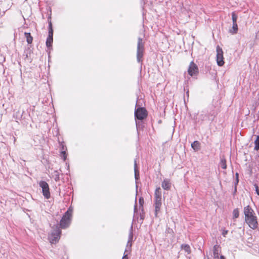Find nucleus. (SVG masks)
Here are the masks:
<instances>
[{"label":"nucleus","mask_w":259,"mask_h":259,"mask_svg":"<svg viewBox=\"0 0 259 259\" xmlns=\"http://www.w3.org/2000/svg\"><path fill=\"white\" fill-rule=\"evenodd\" d=\"M154 206L155 207V216L157 217L162 206L161 192L160 187L157 188L154 192Z\"/></svg>","instance_id":"nucleus-1"},{"label":"nucleus","mask_w":259,"mask_h":259,"mask_svg":"<svg viewBox=\"0 0 259 259\" xmlns=\"http://www.w3.org/2000/svg\"><path fill=\"white\" fill-rule=\"evenodd\" d=\"M72 211L68 210L63 215L60 222V227L61 229H66L69 227L71 223Z\"/></svg>","instance_id":"nucleus-2"},{"label":"nucleus","mask_w":259,"mask_h":259,"mask_svg":"<svg viewBox=\"0 0 259 259\" xmlns=\"http://www.w3.org/2000/svg\"><path fill=\"white\" fill-rule=\"evenodd\" d=\"M144 50V45L142 38L139 37L138 38L137 50V59L138 62L142 61L143 53Z\"/></svg>","instance_id":"nucleus-3"},{"label":"nucleus","mask_w":259,"mask_h":259,"mask_svg":"<svg viewBox=\"0 0 259 259\" xmlns=\"http://www.w3.org/2000/svg\"><path fill=\"white\" fill-rule=\"evenodd\" d=\"M61 234V230L60 227L56 225L51 233L50 237V241L52 243H56L58 242L60 239V235Z\"/></svg>","instance_id":"nucleus-4"},{"label":"nucleus","mask_w":259,"mask_h":259,"mask_svg":"<svg viewBox=\"0 0 259 259\" xmlns=\"http://www.w3.org/2000/svg\"><path fill=\"white\" fill-rule=\"evenodd\" d=\"M135 116L136 119L142 120L147 116V110L143 107H139L135 110Z\"/></svg>","instance_id":"nucleus-5"},{"label":"nucleus","mask_w":259,"mask_h":259,"mask_svg":"<svg viewBox=\"0 0 259 259\" xmlns=\"http://www.w3.org/2000/svg\"><path fill=\"white\" fill-rule=\"evenodd\" d=\"M39 186L42 188V194L44 197L49 199L50 197V189L48 184L44 181H41L39 183Z\"/></svg>","instance_id":"nucleus-6"},{"label":"nucleus","mask_w":259,"mask_h":259,"mask_svg":"<svg viewBox=\"0 0 259 259\" xmlns=\"http://www.w3.org/2000/svg\"><path fill=\"white\" fill-rule=\"evenodd\" d=\"M53 30L52 28V24L51 21L49 23V35L46 41V46L48 48L52 46V44L53 41Z\"/></svg>","instance_id":"nucleus-7"},{"label":"nucleus","mask_w":259,"mask_h":259,"mask_svg":"<svg viewBox=\"0 0 259 259\" xmlns=\"http://www.w3.org/2000/svg\"><path fill=\"white\" fill-rule=\"evenodd\" d=\"M217 64L219 66H222L224 64V61L223 60V52L222 49L219 46L217 48Z\"/></svg>","instance_id":"nucleus-8"},{"label":"nucleus","mask_w":259,"mask_h":259,"mask_svg":"<svg viewBox=\"0 0 259 259\" xmlns=\"http://www.w3.org/2000/svg\"><path fill=\"white\" fill-rule=\"evenodd\" d=\"M245 221L250 228L255 229L257 228L258 223L257 221V218L255 215L245 220Z\"/></svg>","instance_id":"nucleus-9"},{"label":"nucleus","mask_w":259,"mask_h":259,"mask_svg":"<svg viewBox=\"0 0 259 259\" xmlns=\"http://www.w3.org/2000/svg\"><path fill=\"white\" fill-rule=\"evenodd\" d=\"M188 74L191 76L196 75L198 73V68L197 65L192 61L189 65L188 69Z\"/></svg>","instance_id":"nucleus-10"},{"label":"nucleus","mask_w":259,"mask_h":259,"mask_svg":"<svg viewBox=\"0 0 259 259\" xmlns=\"http://www.w3.org/2000/svg\"><path fill=\"white\" fill-rule=\"evenodd\" d=\"M244 213L245 215V220L255 215L253 209L249 205L244 207Z\"/></svg>","instance_id":"nucleus-11"},{"label":"nucleus","mask_w":259,"mask_h":259,"mask_svg":"<svg viewBox=\"0 0 259 259\" xmlns=\"http://www.w3.org/2000/svg\"><path fill=\"white\" fill-rule=\"evenodd\" d=\"M221 251V247L218 245H215L213 247V255L215 259H218L219 257V253Z\"/></svg>","instance_id":"nucleus-12"},{"label":"nucleus","mask_w":259,"mask_h":259,"mask_svg":"<svg viewBox=\"0 0 259 259\" xmlns=\"http://www.w3.org/2000/svg\"><path fill=\"white\" fill-rule=\"evenodd\" d=\"M162 188L165 190H169L171 188V183L170 180L168 179H165L162 182L161 184Z\"/></svg>","instance_id":"nucleus-13"},{"label":"nucleus","mask_w":259,"mask_h":259,"mask_svg":"<svg viewBox=\"0 0 259 259\" xmlns=\"http://www.w3.org/2000/svg\"><path fill=\"white\" fill-rule=\"evenodd\" d=\"M238 25L237 23H233V26L232 28L229 29V32L232 34H235L238 32Z\"/></svg>","instance_id":"nucleus-14"},{"label":"nucleus","mask_w":259,"mask_h":259,"mask_svg":"<svg viewBox=\"0 0 259 259\" xmlns=\"http://www.w3.org/2000/svg\"><path fill=\"white\" fill-rule=\"evenodd\" d=\"M191 147L195 151H198L200 149V143L198 141H195L191 144Z\"/></svg>","instance_id":"nucleus-15"},{"label":"nucleus","mask_w":259,"mask_h":259,"mask_svg":"<svg viewBox=\"0 0 259 259\" xmlns=\"http://www.w3.org/2000/svg\"><path fill=\"white\" fill-rule=\"evenodd\" d=\"M133 226H132L131 227L129 235H128V240L127 241V246H128V245H130V247L132 246L131 242L133 240Z\"/></svg>","instance_id":"nucleus-16"},{"label":"nucleus","mask_w":259,"mask_h":259,"mask_svg":"<svg viewBox=\"0 0 259 259\" xmlns=\"http://www.w3.org/2000/svg\"><path fill=\"white\" fill-rule=\"evenodd\" d=\"M24 35L26 38V41L27 43L29 44H31L33 40V37L31 36L30 33L25 32Z\"/></svg>","instance_id":"nucleus-17"},{"label":"nucleus","mask_w":259,"mask_h":259,"mask_svg":"<svg viewBox=\"0 0 259 259\" xmlns=\"http://www.w3.org/2000/svg\"><path fill=\"white\" fill-rule=\"evenodd\" d=\"M181 248L185 250L188 254L191 253L190 246L188 244H183L181 245Z\"/></svg>","instance_id":"nucleus-18"},{"label":"nucleus","mask_w":259,"mask_h":259,"mask_svg":"<svg viewBox=\"0 0 259 259\" xmlns=\"http://www.w3.org/2000/svg\"><path fill=\"white\" fill-rule=\"evenodd\" d=\"M52 176L56 182L60 180V173L58 170H55L52 174Z\"/></svg>","instance_id":"nucleus-19"},{"label":"nucleus","mask_w":259,"mask_h":259,"mask_svg":"<svg viewBox=\"0 0 259 259\" xmlns=\"http://www.w3.org/2000/svg\"><path fill=\"white\" fill-rule=\"evenodd\" d=\"M221 167L223 169H226L227 168V164H226V160L224 157H222L221 159V161L220 163Z\"/></svg>","instance_id":"nucleus-20"},{"label":"nucleus","mask_w":259,"mask_h":259,"mask_svg":"<svg viewBox=\"0 0 259 259\" xmlns=\"http://www.w3.org/2000/svg\"><path fill=\"white\" fill-rule=\"evenodd\" d=\"M134 169H135V177L136 180L138 179L139 178V173L138 170L137 169V163L136 161L135 160L134 162Z\"/></svg>","instance_id":"nucleus-21"},{"label":"nucleus","mask_w":259,"mask_h":259,"mask_svg":"<svg viewBox=\"0 0 259 259\" xmlns=\"http://www.w3.org/2000/svg\"><path fill=\"white\" fill-rule=\"evenodd\" d=\"M231 15L233 23H237V20L238 18V16L237 15V14L235 13V12H233L232 13Z\"/></svg>","instance_id":"nucleus-22"},{"label":"nucleus","mask_w":259,"mask_h":259,"mask_svg":"<svg viewBox=\"0 0 259 259\" xmlns=\"http://www.w3.org/2000/svg\"><path fill=\"white\" fill-rule=\"evenodd\" d=\"M255 146L254 149L255 150H258L259 149V136H257V139L254 141Z\"/></svg>","instance_id":"nucleus-23"},{"label":"nucleus","mask_w":259,"mask_h":259,"mask_svg":"<svg viewBox=\"0 0 259 259\" xmlns=\"http://www.w3.org/2000/svg\"><path fill=\"white\" fill-rule=\"evenodd\" d=\"M233 218L236 219L239 217V212L237 208L234 209L233 212Z\"/></svg>","instance_id":"nucleus-24"},{"label":"nucleus","mask_w":259,"mask_h":259,"mask_svg":"<svg viewBox=\"0 0 259 259\" xmlns=\"http://www.w3.org/2000/svg\"><path fill=\"white\" fill-rule=\"evenodd\" d=\"M238 182H239V180H237L235 179V181L234 183L235 188H234V194H235L237 191V185H238Z\"/></svg>","instance_id":"nucleus-25"},{"label":"nucleus","mask_w":259,"mask_h":259,"mask_svg":"<svg viewBox=\"0 0 259 259\" xmlns=\"http://www.w3.org/2000/svg\"><path fill=\"white\" fill-rule=\"evenodd\" d=\"M62 154L63 156V160L65 161L66 158V154L65 151H62Z\"/></svg>","instance_id":"nucleus-26"},{"label":"nucleus","mask_w":259,"mask_h":259,"mask_svg":"<svg viewBox=\"0 0 259 259\" xmlns=\"http://www.w3.org/2000/svg\"><path fill=\"white\" fill-rule=\"evenodd\" d=\"M228 230H223L222 235L224 237H226V234L228 233Z\"/></svg>","instance_id":"nucleus-27"},{"label":"nucleus","mask_w":259,"mask_h":259,"mask_svg":"<svg viewBox=\"0 0 259 259\" xmlns=\"http://www.w3.org/2000/svg\"><path fill=\"white\" fill-rule=\"evenodd\" d=\"M142 124V121H136V126H137V127L138 128L140 125Z\"/></svg>","instance_id":"nucleus-28"},{"label":"nucleus","mask_w":259,"mask_h":259,"mask_svg":"<svg viewBox=\"0 0 259 259\" xmlns=\"http://www.w3.org/2000/svg\"><path fill=\"white\" fill-rule=\"evenodd\" d=\"M139 203L141 205H142V204L144 203V199L143 198H140L139 199Z\"/></svg>","instance_id":"nucleus-29"},{"label":"nucleus","mask_w":259,"mask_h":259,"mask_svg":"<svg viewBox=\"0 0 259 259\" xmlns=\"http://www.w3.org/2000/svg\"><path fill=\"white\" fill-rule=\"evenodd\" d=\"M255 191L256 194L259 195V189L257 186H255Z\"/></svg>","instance_id":"nucleus-30"},{"label":"nucleus","mask_w":259,"mask_h":259,"mask_svg":"<svg viewBox=\"0 0 259 259\" xmlns=\"http://www.w3.org/2000/svg\"><path fill=\"white\" fill-rule=\"evenodd\" d=\"M235 179L239 180V174L237 172L235 174Z\"/></svg>","instance_id":"nucleus-31"},{"label":"nucleus","mask_w":259,"mask_h":259,"mask_svg":"<svg viewBox=\"0 0 259 259\" xmlns=\"http://www.w3.org/2000/svg\"><path fill=\"white\" fill-rule=\"evenodd\" d=\"M122 259H128L127 255L124 254Z\"/></svg>","instance_id":"nucleus-32"},{"label":"nucleus","mask_w":259,"mask_h":259,"mask_svg":"<svg viewBox=\"0 0 259 259\" xmlns=\"http://www.w3.org/2000/svg\"><path fill=\"white\" fill-rule=\"evenodd\" d=\"M220 259H225V257L223 255H221L220 256Z\"/></svg>","instance_id":"nucleus-33"},{"label":"nucleus","mask_w":259,"mask_h":259,"mask_svg":"<svg viewBox=\"0 0 259 259\" xmlns=\"http://www.w3.org/2000/svg\"><path fill=\"white\" fill-rule=\"evenodd\" d=\"M62 150H64V146H62Z\"/></svg>","instance_id":"nucleus-34"}]
</instances>
